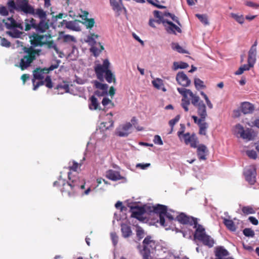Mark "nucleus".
<instances>
[{
    "instance_id": "22",
    "label": "nucleus",
    "mask_w": 259,
    "mask_h": 259,
    "mask_svg": "<svg viewBox=\"0 0 259 259\" xmlns=\"http://www.w3.org/2000/svg\"><path fill=\"white\" fill-rule=\"evenodd\" d=\"M165 28L169 33L176 34V32H181V28L169 21L165 25Z\"/></svg>"
},
{
    "instance_id": "24",
    "label": "nucleus",
    "mask_w": 259,
    "mask_h": 259,
    "mask_svg": "<svg viewBox=\"0 0 259 259\" xmlns=\"http://www.w3.org/2000/svg\"><path fill=\"white\" fill-rule=\"evenodd\" d=\"M106 177L112 181H117L122 179V177L118 171L110 169L106 172Z\"/></svg>"
},
{
    "instance_id": "52",
    "label": "nucleus",
    "mask_w": 259,
    "mask_h": 259,
    "mask_svg": "<svg viewBox=\"0 0 259 259\" xmlns=\"http://www.w3.org/2000/svg\"><path fill=\"white\" fill-rule=\"evenodd\" d=\"M164 15L166 17L167 16L170 17L173 21H174L175 22L177 23L179 25H180V23L178 20V18L176 16H175L174 14H171L169 13H165Z\"/></svg>"
},
{
    "instance_id": "58",
    "label": "nucleus",
    "mask_w": 259,
    "mask_h": 259,
    "mask_svg": "<svg viewBox=\"0 0 259 259\" xmlns=\"http://www.w3.org/2000/svg\"><path fill=\"white\" fill-rule=\"evenodd\" d=\"M192 118L194 119V122L197 123L198 125H199L202 121H205L204 119H202L201 117L198 118V117L195 115H193Z\"/></svg>"
},
{
    "instance_id": "29",
    "label": "nucleus",
    "mask_w": 259,
    "mask_h": 259,
    "mask_svg": "<svg viewBox=\"0 0 259 259\" xmlns=\"http://www.w3.org/2000/svg\"><path fill=\"white\" fill-rule=\"evenodd\" d=\"M84 14L85 15H83V17H85L84 18H83V19L84 20V22H83V23L87 27V28L91 29L94 27L95 25V20L93 18H87L88 13L85 12Z\"/></svg>"
},
{
    "instance_id": "4",
    "label": "nucleus",
    "mask_w": 259,
    "mask_h": 259,
    "mask_svg": "<svg viewBox=\"0 0 259 259\" xmlns=\"http://www.w3.org/2000/svg\"><path fill=\"white\" fill-rule=\"evenodd\" d=\"M7 28L12 29L7 32V34L14 38L20 37L22 32L16 30L15 28H19L22 30L24 29L23 23L20 21H16L13 17H9L3 21ZM32 27H35V20L33 19L26 20L25 22V30L28 31Z\"/></svg>"
},
{
    "instance_id": "32",
    "label": "nucleus",
    "mask_w": 259,
    "mask_h": 259,
    "mask_svg": "<svg viewBox=\"0 0 259 259\" xmlns=\"http://www.w3.org/2000/svg\"><path fill=\"white\" fill-rule=\"evenodd\" d=\"M56 89L58 91V94H63L64 93H68L69 92V87L67 83L64 82L62 84H58Z\"/></svg>"
},
{
    "instance_id": "15",
    "label": "nucleus",
    "mask_w": 259,
    "mask_h": 259,
    "mask_svg": "<svg viewBox=\"0 0 259 259\" xmlns=\"http://www.w3.org/2000/svg\"><path fill=\"white\" fill-rule=\"evenodd\" d=\"M184 142L186 145H190L192 148L197 147L198 143L197 138L194 134L190 135L189 133L183 134Z\"/></svg>"
},
{
    "instance_id": "3",
    "label": "nucleus",
    "mask_w": 259,
    "mask_h": 259,
    "mask_svg": "<svg viewBox=\"0 0 259 259\" xmlns=\"http://www.w3.org/2000/svg\"><path fill=\"white\" fill-rule=\"evenodd\" d=\"M69 182H66L65 180L60 179L58 181L54 183V186L59 185L62 187L61 191L64 196L71 197L73 196L79 189L84 188V184L81 182L80 179L77 177H72L71 173L68 172Z\"/></svg>"
},
{
    "instance_id": "33",
    "label": "nucleus",
    "mask_w": 259,
    "mask_h": 259,
    "mask_svg": "<svg viewBox=\"0 0 259 259\" xmlns=\"http://www.w3.org/2000/svg\"><path fill=\"white\" fill-rule=\"evenodd\" d=\"M223 223L228 229L231 231H235L236 230L235 225L233 221L226 218H223Z\"/></svg>"
},
{
    "instance_id": "37",
    "label": "nucleus",
    "mask_w": 259,
    "mask_h": 259,
    "mask_svg": "<svg viewBox=\"0 0 259 259\" xmlns=\"http://www.w3.org/2000/svg\"><path fill=\"white\" fill-rule=\"evenodd\" d=\"M198 125L199 127V134L202 135H205L206 134V129L208 127V124L204 121L200 123Z\"/></svg>"
},
{
    "instance_id": "45",
    "label": "nucleus",
    "mask_w": 259,
    "mask_h": 259,
    "mask_svg": "<svg viewBox=\"0 0 259 259\" xmlns=\"http://www.w3.org/2000/svg\"><path fill=\"white\" fill-rule=\"evenodd\" d=\"M243 234L245 236L247 237H253L254 235V232L250 228H245L243 230Z\"/></svg>"
},
{
    "instance_id": "28",
    "label": "nucleus",
    "mask_w": 259,
    "mask_h": 259,
    "mask_svg": "<svg viewBox=\"0 0 259 259\" xmlns=\"http://www.w3.org/2000/svg\"><path fill=\"white\" fill-rule=\"evenodd\" d=\"M112 116L113 114L111 112L107 114V116H109L108 117L109 121L101 123L100 125V128H101L102 130H104V129L107 130L113 126L114 122L112 119H110V117H111Z\"/></svg>"
},
{
    "instance_id": "27",
    "label": "nucleus",
    "mask_w": 259,
    "mask_h": 259,
    "mask_svg": "<svg viewBox=\"0 0 259 259\" xmlns=\"http://www.w3.org/2000/svg\"><path fill=\"white\" fill-rule=\"evenodd\" d=\"M29 15H32L35 17H38L41 20H45L46 18V13L42 9H37L35 10L33 8V13H30Z\"/></svg>"
},
{
    "instance_id": "16",
    "label": "nucleus",
    "mask_w": 259,
    "mask_h": 259,
    "mask_svg": "<svg viewBox=\"0 0 259 259\" xmlns=\"http://www.w3.org/2000/svg\"><path fill=\"white\" fill-rule=\"evenodd\" d=\"M79 22L80 21L77 20L67 21L66 20H63L61 22V25L65 26L68 29L79 31L80 30V27L79 25Z\"/></svg>"
},
{
    "instance_id": "47",
    "label": "nucleus",
    "mask_w": 259,
    "mask_h": 259,
    "mask_svg": "<svg viewBox=\"0 0 259 259\" xmlns=\"http://www.w3.org/2000/svg\"><path fill=\"white\" fill-rule=\"evenodd\" d=\"M9 9L8 10L6 7L0 6V15L4 16H8L9 14Z\"/></svg>"
},
{
    "instance_id": "61",
    "label": "nucleus",
    "mask_w": 259,
    "mask_h": 259,
    "mask_svg": "<svg viewBox=\"0 0 259 259\" xmlns=\"http://www.w3.org/2000/svg\"><path fill=\"white\" fill-rule=\"evenodd\" d=\"M246 5L248 6V7H252V8H257V7H259V5H257V4H256L255 3H253V2H247L246 3Z\"/></svg>"
},
{
    "instance_id": "36",
    "label": "nucleus",
    "mask_w": 259,
    "mask_h": 259,
    "mask_svg": "<svg viewBox=\"0 0 259 259\" xmlns=\"http://www.w3.org/2000/svg\"><path fill=\"white\" fill-rule=\"evenodd\" d=\"M188 64L185 62H175L173 64L172 69L174 70H176L178 69H185L188 67Z\"/></svg>"
},
{
    "instance_id": "46",
    "label": "nucleus",
    "mask_w": 259,
    "mask_h": 259,
    "mask_svg": "<svg viewBox=\"0 0 259 259\" xmlns=\"http://www.w3.org/2000/svg\"><path fill=\"white\" fill-rule=\"evenodd\" d=\"M11 43L7 39L0 36V45L5 47H10Z\"/></svg>"
},
{
    "instance_id": "21",
    "label": "nucleus",
    "mask_w": 259,
    "mask_h": 259,
    "mask_svg": "<svg viewBox=\"0 0 259 259\" xmlns=\"http://www.w3.org/2000/svg\"><path fill=\"white\" fill-rule=\"evenodd\" d=\"M110 4L112 7V10L117 14V15H119L122 10L125 8L123 7L121 1L120 3L117 2L116 0H109Z\"/></svg>"
},
{
    "instance_id": "11",
    "label": "nucleus",
    "mask_w": 259,
    "mask_h": 259,
    "mask_svg": "<svg viewBox=\"0 0 259 259\" xmlns=\"http://www.w3.org/2000/svg\"><path fill=\"white\" fill-rule=\"evenodd\" d=\"M61 63L60 60H57L55 63L51 65L49 68H44L43 69L37 68L33 71V79H42L45 76V75L50 71L54 70L58 67L59 64Z\"/></svg>"
},
{
    "instance_id": "1",
    "label": "nucleus",
    "mask_w": 259,
    "mask_h": 259,
    "mask_svg": "<svg viewBox=\"0 0 259 259\" xmlns=\"http://www.w3.org/2000/svg\"><path fill=\"white\" fill-rule=\"evenodd\" d=\"M153 210L158 215L159 223L165 227L166 230L172 228V222L177 220L183 224L193 226L197 219L191 217H188L184 213L178 215V212L171 209L168 210L167 206L161 204H157L152 207Z\"/></svg>"
},
{
    "instance_id": "25",
    "label": "nucleus",
    "mask_w": 259,
    "mask_h": 259,
    "mask_svg": "<svg viewBox=\"0 0 259 259\" xmlns=\"http://www.w3.org/2000/svg\"><path fill=\"white\" fill-rule=\"evenodd\" d=\"M254 109L253 105L249 102H244L241 104V111L244 114L252 113Z\"/></svg>"
},
{
    "instance_id": "10",
    "label": "nucleus",
    "mask_w": 259,
    "mask_h": 259,
    "mask_svg": "<svg viewBox=\"0 0 259 259\" xmlns=\"http://www.w3.org/2000/svg\"><path fill=\"white\" fill-rule=\"evenodd\" d=\"M193 228L196 229L194 235V238L202 242L205 245L209 247L213 246L214 244L213 239L209 235H207L205 231V229L202 226L197 223V219L193 225Z\"/></svg>"
},
{
    "instance_id": "20",
    "label": "nucleus",
    "mask_w": 259,
    "mask_h": 259,
    "mask_svg": "<svg viewBox=\"0 0 259 259\" xmlns=\"http://www.w3.org/2000/svg\"><path fill=\"white\" fill-rule=\"evenodd\" d=\"M32 82L33 84V90L35 91L41 85H43L45 83L46 86L48 88H52L53 87V84L51 80V78L50 76H47L44 81H40L37 82L36 84H34V79H32Z\"/></svg>"
},
{
    "instance_id": "49",
    "label": "nucleus",
    "mask_w": 259,
    "mask_h": 259,
    "mask_svg": "<svg viewBox=\"0 0 259 259\" xmlns=\"http://www.w3.org/2000/svg\"><path fill=\"white\" fill-rule=\"evenodd\" d=\"M247 155L250 158L255 159L257 157V154L254 150H247L246 151Z\"/></svg>"
},
{
    "instance_id": "44",
    "label": "nucleus",
    "mask_w": 259,
    "mask_h": 259,
    "mask_svg": "<svg viewBox=\"0 0 259 259\" xmlns=\"http://www.w3.org/2000/svg\"><path fill=\"white\" fill-rule=\"evenodd\" d=\"M171 48H172L173 50L178 51L179 53H185L184 49L179 44L177 43H172L171 44Z\"/></svg>"
},
{
    "instance_id": "40",
    "label": "nucleus",
    "mask_w": 259,
    "mask_h": 259,
    "mask_svg": "<svg viewBox=\"0 0 259 259\" xmlns=\"http://www.w3.org/2000/svg\"><path fill=\"white\" fill-rule=\"evenodd\" d=\"M194 84L196 89L198 90L201 89H203L205 87V86L204 84L203 81L198 78H196L194 79Z\"/></svg>"
},
{
    "instance_id": "7",
    "label": "nucleus",
    "mask_w": 259,
    "mask_h": 259,
    "mask_svg": "<svg viewBox=\"0 0 259 259\" xmlns=\"http://www.w3.org/2000/svg\"><path fill=\"white\" fill-rule=\"evenodd\" d=\"M7 6L10 13H14L15 11L25 15L33 13V7L28 0H9Z\"/></svg>"
},
{
    "instance_id": "62",
    "label": "nucleus",
    "mask_w": 259,
    "mask_h": 259,
    "mask_svg": "<svg viewBox=\"0 0 259 259\" xmlns=\"http://www.w3.org/2000/svg\"><path fill=\"white\" fill-rule=\"evenodd\" d=\"M254 64L250 65V63H248L247 64H244L242 66H241V67L243 68V70L244 71L248 70L249 69L253 67Z\"/></svg>"
},
{
    "instance_id": "41",
    "label": "nucleus",
    "mask_w": 259,
    "mask_h": 259,
    "mask_svg": "<svg viewBox=\"0 0 259 259\" xmlns=\"http://www.w3.org/2000/svg\"><path fill=\"white\" fill-rule=\"evenodd\" d=\"M95 85L98 89H99L103 92H107L108 85L107 84H104L100 83L98 81H96Z\"/></svg>"
},
{
    "instance_id": "53",
    "label": "nucleus",
    "mask_w": 259,
    "mask_h": 259,
    "mask_svg": "<svg viewBox=\"0 0 259 259\" xmlns=\"http://www.w3.org/2000/svg\"><path fill=\"white\" fill-rule=\"evenodd\" d=\"M72 164L70 163L69 168L70 170H72L74 171H76L78 167V163L76 162L73 161L72 162Z\"/></svg>"
},
{
    "instance_id": "54",
    "label": "nucleus",
    "mask_w": 259,
    "mask_h": 259,
    "mask_svg": "<svg viewBox=\"0 0 259 259\" xmlns=\"http://www.w3.org/2000/svg\"><path fill=\"white\" fill-rule=\"evenodd\" d=\"M150 166V163H138L136 165V167L140 168L142 169H145Z\"/></svg>"
},
{
    "instance_id": "60",
    "label": "nucleus",
    "mask_w": 259,
    "mask_h": 259,
    "mask_svg": "<svg viewBox=\"0 0 259 259\" xmlns=\"http://www.w3.org/2000/svg\"><path fill=\"white\" fill-rule=\"evenodd\" d=\"M248 220L253 225H256L258 224L257 220L253 217H249Z\"/></svg>"
},
{
    "instance_id": "9",
    "label": "nucleus",
    "mask_w": 259,
    "mask_h": 259,
    "mask_svg": "<svg viewBox=\"0 0 259 259\" xmlns=\"http://www.w3.org/2000/svg\"><path fill=\"white\" fill-rule=\"evenodd\" d=\"M40 50L32 48L27 49L24 51V54L20 60L18 65L16 66L20 68L22 70L27 69L31 66V63L39 55Z\"/></svg>"
},
{
    "instance_id": "43",
    "label": "nucleus",
    "mask_w": 259,
    "mask_h": 259,
    "mask_svg": "<svg viewBox=\"0 0 259 259\" xmlns=\"http://www.w3.org/2000/svg\"><path fill=\"white\" fill-rule=\"evenodd\" d=\"M242 211L245 214H252L255 212L253 208L250 206H243Z\"/></svg>"
},
{
    "instance_id": "18",
    "label": "nucleus",
    "mask_w": 259,
    "mask_h": 259,
    "mask_svg": "<svg viewBox=\"0 0 259 259\" xmlns=\"http://www.w3.org/2000/svg\"><path fill=\"white\" fill-rule=\"evenodd\" d=\"M257 45V41L255 40L254 44L251 47L249 52L247 62L250 65L254 64L256 61V47Z\"/></svg>"
},
{
    "instance_id": "31",
    "label": "nucleus",
    "mask_w": 259,
    "mask_h": 259,
    "mask_svg": "<svg viewBox=\"0 0 259 259\" xmlns=\"http://www.w3.org/2000/svg\"><path fill=\"white\" fill-rule=\"evenodd\" d=\"M98 35L94 33H91L87 36L85 41L89 44L92 47L96 44V39L98 38Z\"/></svg>"
},
{
    "instance_id": "5",
    "label": "nucleus",
    "mask_w": 259,
    "mask_h": 259,
    "mask_svg": "<svg viewBox=\"0 0 259 259\" xmlns=\"http://www.w3.org/2000/svg\"><path fill=\"white\" fill-rule=\"evenodd\" d=\"M31 44L34 46H42L46 45L47 48L52 49L59 55L60 58H62L64 55L57 47L56 44L52 39V36L49 34H35L31 40Z\"/></svg>"
},
{
    "instance_id": "42",
    "label": "nucleus",
    "mask_w": 259,
    "mask_h": 259,
    "mask_svg": "<svg viewBox=\"0 0 259 259\" xmlns=\"http://www.w3.org/2000/svg\"><path fill=\"white\" fill-rule=\"evenodd\" d=\"M231 16L234 18L237 22L240 24H242L244 22V19L243 16L242 15H238L235 13H231Z\"/></svg>"
},
{
    "instance_id": "2",
    "label": "nucleus",
    "mask_w": 259,
    "mask_h": 259,
    "mask_svg": "<svg viewBox=\"0 0 259 259\" xmlns=\"http://www.w3.org/2000/svg\"><path fill=\"white\" fill-rule=\"evenodd\" d=\"M179 93L181 94L183 98L182 99L181 106L184 109L185 111L187 112L189 110L188 106L190 104V98L191 100V103L195 107H197V114L202 119L205 120L207 114L206 112V107L203 102L200 100L199 96L193 93L189 89L185 88L177 89Z\"/></svg>"
},
{
    "instance_id": "26",
    "label": "nucleus",
    "mask_w": 259,
    "mask_h": 259,
    "mask_svg": "<svg viewBox=\"0 0 259 259\" xmlns=\"http://www.w3.org/2000/svg\"><path fill=\"white\" fill-rule=\"evenodd\" d=\"M90 103L89 104V108L90 110H101V107L100 106V103L98 101L97 99L94 96H92L90 98Z\"/></svg>"
},
{
    "instance_id": "51",
    "label": "nucleus",
    "mask_w": 259,
    "mask_h": 259,
    "mask_svg": "<svg viewBox=\"0 0 259 259\" xmlns=\"http://www.w3.org/2000/svg\"><path fill=\"white\" fill-rule=\"evenodd\" d=\"M153 142L155 144L162 145L163 142L161 137L158 135H155L154 137Z\"/></svg>"
},
{
    "instance_id": "56",
    "label": "nucleus",
    "mask_w": 259,
    "mask_h": 259,
    "mask_svg": "<svg viewBox=\"0 0 259 259\" xmlns=\"http://www.w3.org/2000/svg\"><path fill=\"white\" fill-rule=\"evenodd\" d=\"M180 119V116L177 115L174 119L170 120L169 121V124L171 127H173L174 125L178 122Z\"/></svg>"
},
{
    "instance_id": "17",
    "label": "nucleus",
    "mask_w": 259,
    "mask_h": 259,
    "mask_svg": "<svg viewBox=\"0 0 259 259\" xmlns=\"http://www.w3.org/2000/svg\"><path fill=\"white\" fill-rule=\"evenodd\" d=\"M176 80L178 83L185 87H188L191 83V80L184 72H179L176 76Z\"/></svg>"
},
{
    "instance_id": "38",
    "label": "nucleus",
    "mask_w": 259,
    "mask_h": 259,
    "mask_svg": "<svg viewBox=\"0 0 259 259\" xmlns=\"http://www.w3.org/2000/svg\"><path fill=\"white\" fill-rule=\"evenodd\" d=\"M99 45L100 49H98L97 47L94 46H92L90 49L91 52H92L95 56H98L101 51L104 50V47L103 46H102L100 44H99Z\"/></svg>"
},
{
    "instance_id": "30",
    "label": "nucleus",
    "mask_w": 259,
    "mask_h": 259,
    "mask_svg": "<svg viewBox=\"0 0 259 259\" xmlns=\"http://www.w3.org/2000/svg\"><path fill=\"white\" fill-rule=\"evenodd\" d=\"M121 230L123 237L127 238L130 237L132 233L131 227L125 224H122L121 226Z\"/></svg>"
},
{
    "instance_id": "57",
    "label": "nucleus",
    "mask_w": 259,
    "mask_h": 259,
    "mask_svg": "<svg viewBox=\"0 0 259 259\" xmlns=\"http://www.w3.org/2000/svg\"><path fill=\"white\" fill-rule=\"evenodd\" d=\"M102 104L104 106H106L107 105H108L109 104H112V103L111 100H110L109 99H108V98H104L102 101Z\"/></svg>"
},
{
    "instance_id": "59",
    "label": "nucleus",
    "mask_w": 259,
    "mask_h": 259,
    "mask_svg": "<svg viewBox=\"0 0 259 259\" xmlns=\"http://www.w3.org/2000/svg\"><path fill=\"white\" fill-rule=\"evenodd\" d=\"M155 21L156 23H157L158 24L162 23L164 27H165V25L166 24V23L168 22V20H166L165 19L163 18V17L158 18V19Z\"/></svg>"
},
{
    "instance_id": "64",
    "label": "nucleus",
    "mask_w": 259,
    "mask_h": 259,
    "mask_svg": "<svg viewBox=\"0 0 259 259\" xmlns=\"http://www.w3.org/2000/svg\"><path fill=\"white\" fill-rule=\"evenodd\" d=\"M29 75L26 74H23L21 76V79L23 80V83L29 78Z\"/></svg>"
},
{
    "instance_id": "14",
    "label": "nucleus",
    "mask_w": 259,
    "mask_h": 259,
    "mask_svg": "<svg viewBox=\"0 0 259 259\" xmlns=\"http://www.w3.org/2000/svg\"><path fill=\"white\" fill-rule=\"evenodd\" d=\"M244 175L245 180L251 185H253L256 182V168L254 165H250L246 167L244 170Z\"/></svg>"
},
{
    "instance_id": "48",
    "label": "nucleus",
    "mask_w": 259,
    "mask_h": 259,
    "mask_svg": "<svg viewBox=\"0 0 259 259\" xmlns=\"http://www.w3.org/2000/svg\"><path fill=\"white\" fill-rule=\"evenodd\" d=\"M63 39L64 41L67 42H75L76 40L74 36L68 34L65 35Z\"/></svg>"
},
{
    "instance_id": "39",
    "label": "nucleus",
    "mask_w": 259,
    "mask_h": 259,
    "mask_svg": "<svg viewBox=\"0 0 259 259\" xmlns=\"http://www.w3.org/2000/svg\"><path fill=\"white\" fill-rule=\"evenodd\" d=\"M196 17L205 25L209 24V21L206 15L196 14Z\"/></svg>"
},
{
    "instance_id": "23",
    "label": "nucleus",
    "mask_w": 259,
    "mask_h": 259,
    "mask_svg": "<svg viewBox=\"0 0 259 259\" xmlns=\"http://www.w3.org/2000/svg\"><path fill=\"white\" fill-rule=\"evenodd\" d=\"M197 152L198 158L200 160H204L206 159V155L208 152L207 147L203 144L197 146Z\"/></svg>"
},
{
    "instance_id": "13",
    "label": "nucleus",
    "mask_w": 259,
    "mask_h": 259,
    "mask_svg": "<svg viewBox=\"0 0 259 259\" xmlns=\"http://www.w3.org/2000/svg\"><path fill=\"white\" fill-rule=\"evenodd\" d=\"M128 206L130 207L132 211V217L138 220H142L143 219V215L145 213L148 207H149L150 211L156 213L153 210L152 207H152H148L146 206L144 207H139L137 204H134L133 205H129Z\"/></svg>"
},
{
    "instance_id": "50",
    "label": "nucleus",
    "mask_w": 259,
    "mask_h": 259,
    "mask_svg": "<svg viewBox=\"0 0 259 259\" xmlns=\"http://www.w3.org/2000/svg\"><path fill=\"white\" fill-rule=\"evenodd\" d=\"M110 236L113 245L115 246L118 243V236H117L116 234L114 232L111 233Z\"/></svg>"
},
{
    "instance_id": "35",
    "label": "nucleus",
    "mask_w": 259,
    "mask_h": 259,
    "mask_svg": "<svg viewBox=\"0 0 259 259\" xmlns=\"http://www.w3.org/2000/svg\"><path fill=\"white\" fill-rule=\"evenodd\" d=\"M49 24L44 20H41L37 26L38 31L44 32L49 28Z\"/></svg>"
},
{
    "instance_id": "55",
    "label": "nucleus",
    "mask_w": 259,
    "mask_h": 259,
    "mask_svg": "<svg viewBox=\"0 0 259 259\" xmlns=\"http://www.w3.org/2000/svg\"><path fill=\"white\" fill-rule=\"evenodd\" d=\"M137 235L140 239L144 237V230L141 227H138L137 229Z\"/></svg>"
},
{
    "instance_id": "6",
    "label": "nucleus",
    "mask_w": 259,
    "mask_h": 259,
    "mask_svg": "<svg viewBox=\"0 0 259 259\" xmlns=\"http://www.w3.org/2000/svg\"><path fill=\"white\" fill-rule=\"evenodd\" d=\"M143 248L140 250L143 259H152V253L159 252L162 250V246L150 236L146 237L143 241Z\"/></svg>"
},
{
    "instance_id": "19",
    "label": "nucleus",
    "mask_w": 259,
    "mask_h": 259,
    "mask_svg": "<svg viewBox=\"0 0 259 259\" xmlns=\"http://www.w3.org/2000/svg\"><path fill=\"white\" fill-rule=\"evenodd\" d=\"M132 127V124L129 122L120 126L117 130V135L120 137L127 136Z\"/></svg>"
},
{
    "instance_id": "34",
    "label": "nucleus",
    "mask_w": 259,
    "mask_h": 259,
    "mask_svg": "<svg viewBox=\"0 0 259 259\" xmlns=\"http://www.w3.org/2000/svg\"><path fill=\"white\" fill-rule=\"evenodd\" d=\"M152 83L157 89L160 90L162 89L163 91H166V89L164 87L162 88L163 86V80L161 79L157 78L152 81Z\"/></svg>"
},
{
    "instance_id": "8",
    "label": "nucleus",
    "mask_w": 259,
    "mask_h": 259,
    "mask_svg": "<svg viewBox=\"0 0 259 259\" xmlns=\"http://www.w3.org/2000/svg\"><path fill=\"white\" fill-rule=\"evenodd\" d=\"M110 65V63L108 59L104 60L103 64H96L94 68L99 79L103 80L105 74V78L108 82H115V75L109 69Z\"/></svg>"
},
{
    "instance_id": "12",
    "label": "nucleus",
    "mask_w": 259,
    "mask_h": 259,
    "mask_svg": "<svg viewBox=\"0 0 259 259\" xmlns=\"http://www.w3.org/2000/svg\"><path fill=\"white\" fill-rule=\"evenodd\" d=\"M234 132L237 137H239L247 141H251L253 139L251 130L249 128L244 130L243 126L240 124H237L235 125Z\"/></svg>"
},
{
    "instance_id": "63",
    "label": "nucleus",
    "mask_w": 259,
    "mask_h": 259,
    "mask_svg": "<svg viewBox=\"0 0 259 259\" xmlns=\"http://www.w3.org/2000/svg\"><path fill=\"white\" fill-rule=\"evenodd\" d=\"M107 94V92H103V91H97L95 92V94L98 96H103L105 95H106Z\"/></svg>"
}]
</instances>
